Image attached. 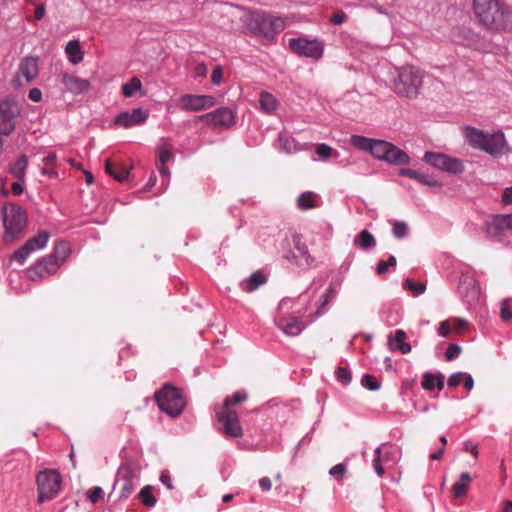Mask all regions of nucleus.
<instances>
[{
	"mask_svg": "<svg viewBox=\"0 0 512 512\" xmlns=\"http://www.w3.org/2000/svg\"><path fill=\"white\" fill-rule=\"evenodd\" d=\"M399 174L402 176L409 177L411 179H415L418 182H420L421 184L427 185L429 187H440L441 186V183L439 181H437L435 178H433L427 174L420 173V172L410 169V168L400 169Z\"/></svg>",
	"mask_w": 512,
	"mask_h": 512,
	"instance_id": "24",
	"label": "nucleus"
},
{
	"mask_svg": "<svg viewBox=\"0 0 512 512\" xmlns=\"http://www.w3.org/2000/svg\"><path fill=\"white\" fill-rule=\"evenodd\" d=\"M106 172L119 182H123L129 175V169L125 166H114L110 160L105 161Z\"/></svg>",
	"mask_w": 512,
	"mask_h": 512,
	"instance_id": "32",
	"label": "nucleus"
},
{
	"mask_svg": "<svg viewBox=\"0 0 512 512\" xmlns=\"http://www.w3.org/2000/svg\"><path fill=\"white\" fill-rule=\"evenodd\" d=\"M248 29L266 38L274 37L284 29V21L264 12L254 11L246 14L244 19Z\"/></svg>",
	"mask_w": 512,
	"mask_h": 512,
	"instance_id": "5",
	"label": "nucleus"
},
{
	"mask_svg": "<svg viewBox=\"0 0 512 512\" xmlns=\"http://www.w3.org/2000/svg\"><path fill=\"white\" fill-rule=\"evenodd\" d=\"M468 325V322L463 318H453L451 319V326L454 330L465 329Z\"/></svg>",
	"mask_w": 512,
	"mask_h": 512,
	"instance_id": "56",
	"label": "nucleus"
},
{
	"mask_svg": "<svg viewBox=\"0 0 512 512\" xmlns=\"http://www.w3.org/2000/svg\"><path fill=\"white\" fill-rule=\"evenodd\" d=\"M485 231L488 237H503L507 232L512 231V214H501L494 216L485 223Z\"/></svg>",
	"mask_w": 512,
	"mask_h": 512,
	"instance_id": "14",
	"label": "nucleus"
},
{
	"mask_svg": "<svg viewBox=\"0 0 512 512\" xmlns=\"http://www.w3.org/2000/svg\"><path fill=\"white\" fill-rule=\"evenodd\" d=\"M199 119L215 129L228 128L235 122V116L228 108H218L213 112L199 116Z\"/></svg>",
	"mask_w": 512,
	"mask_h": 512,
	"instance_id": "15",
	"label": "nucleus"
},
{
	"mask_svg": "<svg viewBox=\"0 0 512 512\" xmlns=\"http://www.w3.org/2000/svg\"><path fill=\"white\" fill-rule=\"evenodd\" d=\"M222 68L221 66H216L211 74V81L214 85H220L222 81Z\"/></svg>",
	"mask_w": 512,
	"mask_h": 512,
	"instance_id": "53",
	"label": "nucleus"
},
{
	"mask_svg": "<svg viewBox=\"0 0 512 512\" xmlns=\"http://www.w3.org/2000/svg\"><path fill=\"white\" fill-rule=\"evenodd\" d=\"M20 113L16 101L6 99L0 103V134L9 135L15 128V119Z\"/></svg>",
	"mask_w": 512,
	"mask_h": 512,
	"instance_id": "13",
	"label": "nucleus"
},
{
	"mask_svg": "<svg viewBox=\"0 0 512 512\" xmlns=\"http://www.w3.org/2000/svg\"><path fill=\"white\" fill-rule=\"evenodd\" d=\"M289 48L299 56L319 59L322 57L324 48L318 40L306 38H292L289 40Z\"/></svg>",
	"mask_w": 512,
	"mask_h": 512,
	"instance_id": "11",
	"label": "nucleus"
},
{
	"mask_svg": "<svg viewBox=\"0 0 512 512\" xmlns=\"http://www.w3.org/2000/svg\"><path fill=\"white\" fill-rule=\"evenodd\" d=\"M345 473H346V466L343 463H339V464L333 466L329 470V474L335 478H342Z\"/></svg>",
	"mask_w": 512,
	"mask_h": 512,
	"instance_id": "50",
	"label": "nucleus"
},
{
	"mask_svg": "<svg viewBox=\"0 0 512 512\" xmlns=\"http://www.w3.org/2000/svg\"><path fill=\"white\" fill-rule=\"evenodd\" d=\"M267 281L266 276L261 271L254 272L249 278L241 283V287L246 292H253Z\"/></svg>",
	"mask_w": 512,
	"mask_h": 512,
	"instance_id": "28",
	"label": "nucleus"
},
{
	"mask_svg": "<svg viewBox=\"0 0 512 512\" xmlns=\"http://www.w3.org/2000/svg\"><path fill=\"white\" fill-rule=\"evenodd\" d=\"M276 326L287 336L295 337L304 330L305 323L300 317H290L278 320Z\"/></svg>",
	"mask_w": 512,
	"mask_h": 512,
	"instance_id": "19",
	"label": "nucleus"
},
{
	"mask_svg": "<svg viewBox=\"0 0 512 512\" xmlns=\"http://www.w3.org/2000/svg\"><path fill=\"white\" fill-rule=\"evenodd\" d=\"M350 144L362 151L369 152L374 158L391 165H408L411 161L405 151L385 140L352 135Z\"/></svg>",
	"mask_w": 512,
	"mask_h": 512,
	"instance_id": "1",
	"label": "nucleus"
},
{
	"mask_svg": "<svg viewBox=\"0 0 512 512\" xmlns=\"http://www.w3.org/2000/svg\"><path fill=\"white\" fill-rule=\"evenodd\" d=\"M382 463H384V462L380 458H375L372 462L375 472L380 477L383 476V474H384V468L382 466Z\"/></svg>",
	"mask_w": 512,
	"mask_h": 512,
	"instance_id": "58",
	"label": "nucleus"
},
{
	"mask_svg": "<svg viewBox=\"0 0 512 512\" xmlns=\"http://www.w3.org/2000/svg\"><path fill=\"white\" fill-rule=\"evenodd\" d=\"M148 116V112L142 108H136L132 111H124L119 113L114 119V124L122 126L123 128H130L132 126L145 123L148 119Z\"/></svg>",
	"mask_w": 512,
	"mask_h": 512,
	"instance_id": "18",
	"label": "nucleus"
},
{
	"mask_svg": "<svg viewBox=\"0 0 512 512\" xmlns=\"http://www.w3.org/2000/svg\"><path fill=\"white\" fill-rule=\"evenodd\" d=\"M296 202L300 210H309L319 206V196L312 191H306L298 196Z\"/></svg>",
	"mask_w": 512,
	"mask_h": 512,
	"instance_id": "27",
	"label": "nucleus"
},
{
	"mask_svg": "<svg viewBox=\"0 0 512 512\" xmlns=\"http://www.w3.org/2000/svg\"><path fill=\"white\" fill-rule=\"evenodd\" d=\"M397 264V260L394 256H390L386 261L381 260L377 264V273L379 275H383L389 271L390 267H395Z\"/></svg>",
	"mask_w": 512,
	"mask_h": 512,
	"instance_id": "45",
	"label": "nucleus"
},
{
	"mask_svg": "<svg viewBox=\"0 0 512 512\" xmlns=\"http://www.w3.org/2000/svg\"><path fill=\"white\" fill-rule=\"evenodd\" d=\"M217 420L222 424V433L233 438L243 436V429L238 419V414L234 409L217 408Z\"/></svg>",
	"mask_w": 512,
	"mask_h": 512,
	"instance_id": "10",
	"label": "nucleus"
},
{
	"mask_svg": "<svg viewBox=\"0 0 512 512\" xmlns=\"http://www.w3.org/2000/svg\"><path fill=\"white\" fill-rule=\"evenodd\" d=\"M28 97L30 100H32L34 102H39L42 98V92L38 88H33L29 91Z\"/></svg>",
	"mask_w": 512,
	"mask_h": 512,
	"instance_id": "62",
	"label": "nucleus"
},
{
	"mask_svg": "<svg viewBox=\"0 0 512 512\" xmlns=\"http://www.w3.org/2000/svg\"><path fill=\"white\" fill-rule=\"evenodd\" d=\"M361 384L365 388L372 390V391H376V390L380 389V387H381V383L374 376L369 375V374L363 375V377L361 379Z\"/></svg>",
	"mask_w": 512,
	"mask_h": 512,
	"instance_id": "43",
	"label": "nucleus"
},
{
	"mask_svg": "<svg viewBox=\"0 0 512 512\" xmlns=\"http://www.w3.org/2000/svg\"><path fill=\"white\" fill-rule=\"evenodd\" d=\"M120 486V498L127 499L135 489L134 480L115 481V486Z\"/></svg>",
	"mask_w": 512,
	"mask_h": 512,
	"instance_id": "41",
	"label": "nucleus"
},
{
	"mask_svg": "<svg viewBox=\"0 0 512 512\" xmlns=\"http://www.w3.org/2000/svg\"><path fill=\"white\" fill-rule=\"evenodd\" d=\"M409 233V228L406 222L404 221H395L392 227V234L395 238L403 239L407 237Z\"/></svg>",
	"mask_w": 512,
	"mask_h": 512,
	"instance_id": "42",
	"label": "nucleus"
},
{
	"mask_svg": "<svg viewBox=\"0 0 512 512\" xmlns=\"http://www.w3.org/2000/svg\"><path fill=\"white\" fill-rule=\"evenodd\" d=\"M66 53L69 56L70 61L73 63H78L83 59V54L78 41H69L66 46Z\"/></svg>",
	"mask_w": 512,
	"mask_h": 512,
	"instance_id": "35",
	"label": "nucleus"
},
{
	"mask_svg": "<svg viewBox=\"0 0 512 512\" xmlns=\"http://www.w3.org/2000/svg\"><path fill=\"white\" fill-rule=\"evenodd\" d=\"M343 283V277L336 276L330 282L326 292L320 297L317 306V314L321 315L326 306L336 297Z\"/></svg>",
	"mask_w": 512,
	"mask_h": 512,
	"instance_id": "20",
	"label": "nucleus"
},
{
	"mask_svg": "<svg viewBox=\"0 0 512 512\" xmlns=\"http://www.w3.org/2000/svg\"><path fill=\"white\" fill-rule=\"evenodd\" d=\"M423 78V71L413 65L398 67L392 80V89L398 96L416 98L423 86Z\"/></svg>",
	"mask_w": 512,
	"mask_h": 512,
	"instance_id": "4",
	"label": "nucleus"
},
{
	"mask_svg": "<svg viewBox=\"0 0 512 512\" xmlns=\"http://www.w3.org/2000/svg\"><path fill=\"white\" fill-rule=\"evenodd\" d=\"M247 393L245 391H236L231 396L225 398L221 408L232 409V405L242 403L247 400Z\"/></svg>",
	"mask_w": 512,
	"mask_h": 512,
	"instance_id": "37",
	"label": "nucleus"
},
{
	"mask_svg": "<svg viewBox=\"0 0 512 512\" xmlns=\"http://www.w3.org/2000/svg\"><path fill=\"white\" fill-rule=\"evenodd\" d=\"M461 353V347L458 344L451 343L445 352L447 361H452L457 358Z\"/></svg>",
	"mask_w": 512,
	"mask_h": 512,
	"instance_id": "48",
	"label": "nucleus"
},
{
	"mask_svg": "<svg viewBox=\"0 0 512 512\" xmlns=\"http://www.w3.org/2000/svg\"><path fill=\"white\" fill-rule=\"evenodd\" d=\"M159 162L160 164H166L167 162L173 160V152L170 144L163 142L158 148Z\"/></svg>",
	"mask_w": 512,
	"mask_h": 512,
	"instance_id": "39",
	"label": "nucleus"
},
{
	"mask_svg": "<svg viewBox=\"0 0 512 512\" xmlns=\"http://www.w3.org/2000/svg\"><path fill=\"white\" fill-rule=\"evenodd\" d=\"M142 89V83L139 78L133 77L129 82L124 83L122 85V94L130 98L132 97L136 91H140Z\"/></svg>",
	"mask_w": 512,
	"mask_h": 512,
	"instance_id": "36",
	"label": "nucleus"
},
{
	"mask_svg": "<svg viewBox=\"0 0 512 512\" xmlns=\"http://www.w3.org/2000/svg\"><path fill=\"white\" fill-rule=\"evenodd\" d=\"M316 154L323 159H328L332 154V148L324 143L319 144L316 147Z\"/></svg>",
	"mask_w": 512,
	"mask_h": 512,
	"instance_id": "49",
	"label": "nucleus"
},
{
	"mask_svg": "<svg viewBox=\"0 0 512 512\" xmlns=\"http://www.w3.org/2000/svg\"><path fill=\"white\" fill-rule=\"evenodd\" d=\"M154 398L159 409L171 417L179 416L185 407L182 392L170 383L157 390Z\"/></svg>",
	"mask_w": 512,
	"mask_h": 512,
	"instance_id": "7",
	"label": "nucleus"
},
{
	"mask_svg": "<svg viewBox=\"0 0 512 512\" xmlns=\"http://www.w3.org/2000/svg\"><path fill=\"white\" fill-rule=\"evenodd\" d=\"M214 104V98L207 95L186 94L179 99V107L184 111H200Z\"/></svg>",
	"mask_w": 512,
	"mask_h": 512,
	"instance_id": "16",
	"label": "nucleus"
},
{
	"mask_svg": "<svg viewBox=\"0 0 512 512\" xmlns=\"http://www.w3.org/2000/svg\"><path fill=\"white\" fill-rule=\"evenodd\" d=\"M404 286L407 287L414 296H419L424 293L426 286L421 282H415L411 279H406Z\"/></svg>",
	"mask_w": 512,
	"mask_h": 512,
	"instance_id": "44",
	"label": "nucleus"
},
{
	"mask_svg": "<svg viewBox=\"0 0 512 512\" xmlns=\"http://www.w3.org/2000/svg\"><path fill=\"white\" fill-rule=\"evenodd\" d=\"M423 160L427 164L451 174H460L464 171V164L461 160L443 153L426 152Z\"/></svg>",
	"mask_w": 512,
	"mask_h": 512,
	"instance_id": "9",
	"label": "nucleus"
},
{
	"mask_svg": "<svg viewBox=\"0 0 512 512\" xmlns=\"http://www.w3.org/2000/svg\"><path fill=\"white\" fill-rule=\"evenodd\" d=\"M348 16L345 12L343 11H337L335 12L331 18H330V22L334 25H341L343 24L344 22H346Z\"/></svg>",
	"mask_w": 512,
	"mask_h": 512,
	"instance_id": "51",
	"label": "nucleus"
},
{
	"mask_svg": "<svg viewBox=\"0 0 512 512\" xmlns=\"http://www.w3.org/2000/svg\"><path fill=\"white\" fill-rule=\"evenodd\" d=\"M28 167V158L21 155L17 161L9 167V172L19 181L25 182V174Z\"/></svg>",
	"mask_w": 512,
	"mask_h": 512,
	"instance_id": "31",
	"label": "nucleus"
},
{
	"mask_svg": "<svg viewBox=\"0 0 512 512\" xmlns=\"http://www.w3.org/2000/svg\"><path fill=\"white\" fill-rule=\"evenodd\" d=\"M58 270L57 263H53L49 258L39 259L33 266L27 269V276L32 281H40L50 276Z\"/></svg>",
	"mask_w": 512,
	"mask_h": 512,
	"instance_id": "17",
	"label": "nucleus"
},
{
	"mask_svg": "<svg viewBox=\"0 0 512 512\" xmlns=\"http://www.w3.org/2000/svg\"><path fill=\"white\" fill-rule=\"evenodd\" d=\"M207 66L204 63H199L195 67V77H205L207 75Z\"/></svg>",
	"mask_w": 512,
	"mask_h": 512,
	"instance_id": "60",
	"label": "nucleus"
},
{
	"mask_svg": "<svg viewBox=\"0 0 512 512\" xmlns=\"http://www.w3.org/2000/svg\"><path fill=\"white\" fill-rule=\"evenodd\" d=\"M160 481L169 489V490H172L174 489V486L172 484V480H171V477L166 474V473H162L161 476H160Z\"/></svg>",
	"mask_w": 512,
	"mask_h": 512,
	"instance_id": "64",
	"label": "nucleus"
},
{
	"mask_svg": "<svg viewBox=\"0 0 512 512\" xmlns=\"http://www.w3.org/2000/svg\"><path fill=\"white\" fill-rule=\"evenodd\" d=\"M134 480V470L131 464H122L117 472L116 481Z\"/></svg>",
	"mask_w": 512,
	"mask_h": 512,
	"instance_id": "40",
	"label": "nucleus"
},
{
	"mask_svg": "<svg viewBox=\"0 0 512 512\" xmlns=\"http://www.w3.org/2000/svg\"><path fill=\"white\" fill-rule=\"evenodd\" d=\"M451 331H452L451 319L442 321L440 323L439 330H438L440 336L447 337Z\"/></svg>",
	"mask_w": 512,
	"mask_h": 512,
	"instance_id": "52",
	"label": "nucleus"
},
{
	"mask_svg": "<svg viewBox=\"0 0 512 512\" xmlns=\"http://www.w3.org/2000/svg\"><path fill=\"white\" fill-rule=\"evenodd\" d=\"M336 377L337 380L342 382L343 384H349L351 382V373L350 371L345 367H338L336 370Z\"/></svg>",
	"mask_w": 512,
	"mask_h": 512,
	"instance_id": "47",
	"label": "nucleus"
},
{
	"mask_svg": "<svg viewBox=\"0 0 512 512\" xmlns=\"http://www.w3.org/2000/svg\"><path fill=\"white\" fill-rule=\"evenodd\" d=\"M62 83L68 91L74 94L83 93L87 91L90 86L87 80L68 73L62 74Z\"/></svg>",
	"mask_w": 512,
	"mask_h": 512,
	"instance_id": "22",
	"label": "nucleus"
},
{
	"mask_svg": "<svg viewBox=\"0 0 512 512\" xmlns=\"http://www.w3.org/2000/svg\"><path fill=\"white\" fill-rule=\"evenodd\" d=\"M502 202L505 205L512 204V186L509 188H506L502 194Z\"/></svg>",
	"mask_w": 512,
	"mask_h": 512,
	"instance_id": "61",
	"label": "nucleus"
},
{
	"mask_svg": "<svg viewBox=\"0 0 512 512\" xmlns=\"http://www.w3.org/2000/svg\"><path fill=\"white\" fill-rule=\"evenodd\" d=\"M103 495V490L101 487L96 486L91 491H89L88 498L92 503H96Z\"/></svg>",
	"mask_w": 512,
	"mask_h": 512,
	"instance_id": "54",
	"label": "nucleus"
},
{
	"mask_svg": "<svg viewBox=\"0 0 512 512\" xmlns=\"http://www.w3.org/2000/svg\"><path fill=\"white\" fill-rule=\"evenodd\" d=\"M444 379L445 377L441 373L434 375L429 372H426L423 374V381L421 383V386L423 389L429 391H432L435 387H437L438 390H442L444 387Z\"/></svg>",
	"mask_w": 512,
	"mask_h": 512,
	"instance_id": "29",
	"label": "nucleus"
},
{
	"mask_svg": "<svg viewBox=\"0 0 512 512\" xmlns=\"http://www.w3.org/2000/svg\"><path fill=\"white\" fill-rule=\"evenodd\" d=\"M70 254V247L67 242L60 241L57 242L54 246V249L50 255L47 257L49 260H52L53 263H57V267L59 268L64 261L67 259V257Z\"/></svg>",
	"mask_w": 512,
	"mask_h": 512,
	"instance_id": "25",
	"label": "nucleus"
},
{
	"mask_svg": "<svg viewBox=\"0 0 512 512\" xmlns=\"http://www.w3.org/2000/svg\"><path fill=\"white\" fill-rule=\"evenodd\" d=\"M292 241L294 249L297 252L298 258L302 257L305 259V262L307 264H310L312 262V258L309 255L307 245L304 242H302L301 236L298 234L293 235Z\"/></svg>",
	"mask_w": 512,
	"mask_h": 512,
	"instance_id": "34",
	"label": "nucleus"
},
{
	"mask_svg": "<svg viewBox=\"0 0 512 512\" xmlns=\"http://www.w3.org/2000/svg\"><path fill=\"white\" fill-rule=\"evenodd\" d=\"M462 379H463V373H461V372L453 373L448 379V386L456 387L461 383Z\"/></svg>",
	"mask_w": 512,
	"mask_h": 512,
	"instance_id": "55",
	"label": "nucleus"
},
{
	"mask_svg": "<svg viewBox=\"0 0 512 512\" xmlns=\"http://www.w3.org/2000/svg\"><path fill=\"white\" fill-rule=\"evenodd\" d=\"M464 450L470 452L475 458L478 457V447L472 441L464 442Z\"/></svg>",
	"mask_w": 512,
	"mask_h": 512,
	"instance_id": "57",
	"label": "nucleus"
},
{
	"mask_svg": "<svg viewBox=\"0 0 512 512\" xmlns=\"http://www.w3.org/2000/svg\"><path fill=\"white\" fill-rule=\"evenodd\" d=\"M283 258L296 265L301 264L300 260L298 259V255L294 251L289 250L287 253L283 255Z\"/></svg>",
	"mask_w": 512,
	"mask_h": 512,
	"instance_id": "59",
	"label": "nucleus"
},
{
	"mask_svg": "<svg viewBox=\"0 0 512 512\" xmlns=\"http://www.w3.org/2000/svg\"><path fill=\"white\" fill-rule=\"evenodd\" d=\"M509 303L510 300L508 298H505L500 302V317L504 322L512 320V311L510 310Z\"/></svg>",
	"mask_w": 512,
	"mask_h": 512,
	"instance_id": "46",
	"label": "nucleus"
},
{
	"mask_svg": "<svg viewBox=\"0 0 512 512\" xmlns=\"http://www.w3.org/2000/svg\"><path fill=\"white\" fill-rule=\"evenodd\" d=\"M152 490L153 487L151 485H146L139 492L141 502L147 507H153L157 501L152 494Z\"/></svg>",
	"mask_w": 512,
	"mask_h": 512,
	"instance_id": "38",
	"label": "nucleus"
},
{
	"mask_svg": "<svg viewBox=\"0 0 512 512\" xmlns=\"http://www.w3.org/2000/svg\"><path fill=\"white\" fill-rule=\"evenodd\" d=\"M259 102L261 109L267 113L274 112L279 104L277 99L266 91L261 92Z\"/></svg>",
	"mask_w": 512,
	"mask_h": 512,
	"instance_id": "33",
	"label": "nucleus"
},
{
	"mask_svg": "<svg viewBox=\"0 0 512 512\" xmlns=\"http://www.w3.org/2000/svg\"><path fill=\"white\" fill-rule=\"evenodd\" d=\"M406 332L398 329L395 331L393 337L388 340V346L393 351H400L402 354H407L411 351V345L405 342Z\"/></svg>",
	"mask_w": 512,
	"mask_h": 512,
	"instance_id": "23",
	"label": "nucleus"
},
{
	"mask_svg": "<svg viewBox=\"0 0 512 512\" xmlns=\"http://www.w3.org/2000/svg\"><path fill=\"white\" fill-rule=\"evenodd\" d=\"M471 482L472 478L468 472L461 473L459 480L456 481L451 488L454 497H464L470 487Z\"/></svg>",
	"mask_w": 512,
	"mask_h": 512,
	"instance_id": "26",
	"label": "nucleus"
},
{
	"mask_svg": "<svg viewBox=\"0 0 512 512\" xmlns=\"http://www.w3.org/2000/svg\"><path fill=\"white\" fill-rule=\"evenodd\" d=\"M2 219L5 229V242L14 241L23 232L27 224L25 210L16 204H6L2 207Z\"/></svg>",
	"mask_w": 512,
	"mask_h": 512,
	"instance_id": "6",
	"label": "nucleus"
},
{
	"mask_svg": "<svg viewBox=\"0 0 512 512\" xmlns=\"http://www.w3.org/2000/svg\"><path fill=\"white\" fill-rule=\"evenodd\" d=\"M38 502L53 499L60 491L62 478L58 471L45 469L37 475Z\"/></svg>",
	"mask_w": 512,
	"mask_h": 512,
	"instance_id": "8",
	"label": "nucleus"
},
{
	"mask_svg": "<svg viewBox=\"0 0 512 512\" xmlns=\"http://www.w3.org/2000/svg\"><path fill=\"white\" fill-rule=\"evenodd\" d=\"M49 238V232L40 231L38 235L27 240L23 246L16 250L11 255V260L17 261L19 264H23L31 253L43 249L46 246Z\"/></svg>",
	"mask_w": 512,
	"mask_h": 512,
	"instance_id": "12",
	"label": "nucleus"
},
{
	"mask_svg": "<svg viewBox=\"0 0 512 512\" xmlns=\"http://www.w3.org/2000/svg\"><path fill=\"white\" fill-rule=\"evenodd\" d=\"M38 73L39 67L37 58L28 56L21 61L18 75L22 76L27 83H31L38 76Z\"/></svg>",
	"mask_w": 512,
	"mask_h": 512,
	"instance_id": "21",
	"label": "nucleus"
},
{
	"mask_svg": "<svg viewBox=\"0 0 512 512\" xmlns=\"http://www.w3.org/2000/svg\"><path fill=\"white\" fill-rule=\"evenodd\" d=\"M353 243L363 250H369L376 246V239L368 230H362L354 238Z\"/></svg>",
	"mask_w": 512,
	"mask_h": 512,
	"instance_id": "30",
	"label": "nucleus"
},
{
	"mask_svg": "<svg viewBox=\"0 0 512 512\" xmlns=\"http://www.w3.org/2000/svg\"><path fill=\"white\" fill-rule=\"evenodd\" d=\"M467 142L473 148L479 149L493 157L501 156L509 151L505 135L502 131L486 133L474 127L465 130Z\"/></svg>",
	"mask_w": 512,
	"mask_h": 512,
	"instance_id": "3",
	"label": "nucleus"
},
{
	"mask_svg": "<svg viewBox=\"0 0 512 512\" xmlns=\"http://www.w3.org/2000/svg\"><path fill=\"white\" fill-rule=\"evenodd\" d=\"M259 485L263 491H269L272 487V482L269 477H263L259 480Z\"/></svg>",
	"mask_w": 512,
	"mask_h": 512,
	"instance_id": "63",
	"label": "nucleus"
},
{
	"mask_svg": "<svg viewBox=\"0 0 512 512\" xmlns=\"http://www.w3.org/2000/svg\"><path fill=\"white\" fill-rule=\"evenodd\" d=\"M473 11L487 29L501 31L509 23L510 12L502 0H473Z\"/></svg>",
	"mask_w": 512,
	"mask_h": 512,
	"instance_id": "2",
	"label": "nucleus"
}]
</instances>
